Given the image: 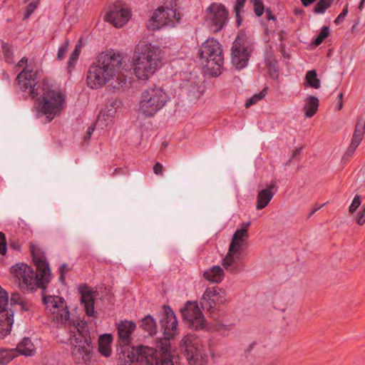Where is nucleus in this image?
<instances>
[{"mask_svg":"<svg viewBox=\"0 0 365 365\" xmlns=\"http://www.w3.org/2000/svg\"><path fill=\"white\" fill-rule=\"evenodd\" d=\"M347 14H348V9H347V7H344L342 11L340 13V14L335 19V23L336 24L341 23L344 20Z\"/></svg>","mask_w":365,"mask_h":365,"instance_id":"nucleus-46","label":"nucleus"},{"mask_svg":"<svg viewBox=\"0 0 365 365\" xmlns=\"http://www.w3.org/2000/svg\"><path fill=\"white\" fill-rule=\"evenodd\" d=\"M329 28L328 26H323L317 37L314 41V45H320L323 41L329 36Z\"/></svg>","mask_w":365,"mask_h":365,"instance_id":"nucleus-35","label":"nucleus"},{"mask_svg":"<svg viewBox=\"0 0 365 365\" xmlns=\"http://www.w3.org/2000/svg\"><path fill=\"white\" fill-rule=\"evenodd\" d=\"M151 19L158 29L163 26L173 28L180 23V14L175 9L160 6L153 12Z\"/></svg>","mask_w":365,"mask_h":365,"instance_id":"nucleus-17","label":"nucleus"},{"mask_svg":"<svg viewBox=\"0 0 365 365\" xmlns=\"http://www.w3.org/2000/svg\"><path fill=\"white\" fill-rule=\"evenodd\" d=\"M267 19L269 20H275L276 19V18L273 15H272V14L270 12L267 13Z\"/></svg>","mask_w":365,"mask_h":365,"instance_id":"nucleus-54","label":"nucleus"},{"mask_svg":"<svg viewBox=\"0 0 365 365\" xmlns=\"http://www.w3.org/2000/svg\"><path fill=\"white\" fill-rule=\"evenodd\" d=\"M95 129H96V124H93L88 127V128L86 131V134L85 135V140H88L91 137Z\"/></svg>","mask_w":365,"mask_h":365,"instance_id":"nucleus-48","label":"nucleus"},{"mask_svg":"<svg viewBox=\"0 0 365 365\" xmlns=\"http://www.w3.org/2000/svg\"><path fill=\"white\" fill-rule=\"evenodd\" d=\"M246 0H236L234 11L235 14H237L238 11H243Z\"/></svg>","mask_w":365,"mask_h":365,"instance_id":"nucleus-44","label":"nucleus"},{"mask_svg":"<svg viewBox=\"0 0 365 365\" xmlns=\"http://www.w3.org/2000/svg\"><path fill=\"white\" fill-rule=\"evenodd\" d=\"M338 107H339V109L341 108V104L338 105Z\"/></svg>","mask_w":365,"mask_h":365,"instance_id":"nucleus-60","label":"nucleus"},{"mask_svg":"<svg viewBox=\"0 0 365 365\" xmlns=\"http://www.w3.org/2000/svg\"><path fill=\"white\" fill-rule=\"evenodd\" d=\"M227 301L226 293L217 287H207L200 299V305L214 317L220 310V306Z\"/></svg>","mask_w":365,"mask_h":365,"instance_id":"nucleus-14","label":"nucleus"},{"mask_svg":"<svg viewBox=\"0 0 365 365\" xmlns=\"http://www.w3.org/2000/svg\"><path fill=\"white\" fill-rule=\"evenodd\" d=\"M355 221L359 225L365 223V205H363L355 217Z\"/></svg>","mask_w":365,"mask_h":365,"instance_id":"nucleus-41","label":"nucleus"},{"mask_svg":"<svg viewBox=\"0 0 365 365\" xmlns=\"http://www.w3.org/2000/svg\"><path fill=\"white\" fill-rule=\"evenodd\" d=\"M6 250L7 247L5 236L2 232H0V255H5Z\"/></svg>","mask_w":365,"mask_h":365,"instance_id":"nucleus-42","label":"nucleus"},{"mask_svg":"<svg viewBox=\"0 0 365 365\" xmlns=\"http://www.w3.org/2000/svg\"><path fill=\"white\" fill-rule=\"evenodd\" d=\"M68 49V41H66L63 43H61L58 50L57 58L58 60H62L65 57Z\"/></svg>","mask_w":365,"mask_h":365,"instance_id":"nucleus-38","label":"nucleus"},{"mask_svg":"<svg viewBox=\"0 0 365 365\" xmlns=\"http://www.w3.org/2000/svg\"><path fill=\"white\" fill-rule=\"evenodd\" d=\"M140 327L147 331L149 335L155 334L157 332L156 322L150 315H147L140 322Z\"/></svg>","mask_w":365,"mask_h":365,"instance_id":"nucleus-28","label":"nucleus"},{"mask_svg":"<svg viewBox=\"0 0 365 365\" xmlns=\"http://www.w3.org/2000/svg\"><path fill=\"white\" fill-rule=\"evenodd\" d=\"M16 356L18 353L16 349L0 348V365H7Z\"/></svg>","mask_w":365,"mask_h":365,"instance_id":"nucleus-29","label":"nucleus"},{"mask_svg":"<svg viewBox=\"0 0 365 365\" xmlns=\"http://www.w3.org/2000/svg\"><path fill=\"white\" fill-rule=\"evenodd\" d=\"M136 325L133 322L131 321H121L117 324V331L119 337V343L120 344L121 350L119 354V360L121 361L119 365H130L134 361H130L126 360L123 356V351L128 347H130L129 344L131 341V335L135 331Z\"/></svg>","mask_w":365,"mask_h":365,"instance_id":"nucleus-18","label":"nucleus"},{"mask_svg":"<svg viewBox=\"0 0 365 365\" xmlns=\"http://www.w3.org/2000/svg\"><path fill=\"white\" fill-rule=\"evenodd\" d=\"M158 347L159 351L143 345L128 347L123 351V356L126 360L135 361L140 365H174L170 342H160Z\"/></svg>","mask_w":365,"mask_h":365,"instance_id":"nucleus-5","label":"nucleus"},{"mask_svg":"<svg viewBox=\"0 0 365 365\" xmlns=\"http://www.w3.org/2000/svg\"><path fill=\"white\" fill-rule=\"evenodd\" d=\"M361 196L359 195H355V197H354V199L349 207V212L354 213V212H356V210L358 209V207L361 205Z\"/></svg>","mask_w":365,"mask_h":365,"instance_id":"nucleus-39","label":"nucleus"},{"mask_svg":"<svg viewBox=\"0 0 365 365\" xmlns=\"http://www.w3.org/2000/svg\"><path fill=\"white\" fill-rule=\"evenodd\" d=\"M19 305L22 310L28 311L29 309V305L25 302L20 300L19 294H13L11 298V307L13 305Z\"/></svg>","mask_w":365,"mask_h":365,"instance_id":"nucleus-34","label":"nucleus"},{"mask_svg":"<svg viewBox=\"0 0 365 365\" xmlns=\"http://www.w3.org/2000/svg\"><path fill=\"white\" fill-rule=\"evenodd\" d=\"M364 136V131L361 128V124L357 123L352 137L351 143L354 146H359Z\"/></svg>","mask_w":365,"mask_h":365,"instance_id":"nucleus-32","label":"nucleus"},{"mask_svg":"<svg viewBox=\"0 0 365 365\" xmlns=\"http://www.w3.org/2000/svg\"><path fill=\"white\" fill-rule=\"evenodd\" d=\"M27 63V58L26 57L22 58L18 63L19 67H22L25 63Z\"/></svg>","mask_w":365,"mask_h":365,"instance_id":"nucleus-53","label":"nucleus"},{"mask_svg":"<svg viewBox=\"0 0 365 365\" xmlns=\"http://www.w3.org/2000/svg\"><path fill=\"white\" fill-rule=\"evenodd\" d=\"M227 325H224V324H222V325H221V327L218 328V329L220 330V329H222V328H225V329H227Z\"/></svg>","mask_w":365,"mask_h":365,"instance_id":"nucleus-57","label":"nucleus"},{"mask_svg":"<svg viewBox=\"0 0 365 365\" xmlns=\"http://www.w3.org/2000/svg\"><path fill=\"white\" fill-rule=\"evenodd\" d=\"M322 207V206H319L316 208H314L309 214V216H312V215H314L317 210H319L320 208Z\"/></svg>","mask_w":365,"mask_h":365,"instance_id":"nucleus-55","label":"nucleus"},{"mask_svg":"<svg viewBox=\"0 0 365 365\" xmlns=\"http://www.w3.org/2000/svg\"><path fill=\"white\" fill-rule=\"evenodd\" d=\"M316 0H301L302 4L304 6H308L310 4H313Z\"/></svg>","mask_w":365,"mask_h":365,"instance_id":"nucleus-52","label":"nucleus"},{"mask_svg":"<svg viewBox=\"0 0 365 365\" xmlns=\"http://www.w3.org/2000/svg\"><path fill=\"white\" fill-rule=\"evenodd\" d=\"M361 128L362 129V130L364 132L365 131V121H364V123L363 125H361Z\"/></svg>","mask_w":365,"mask_h":365,"instance_id":"nucleus-58","label":"nucleus"},{"mask_svg":"<svg viewBox=\"0 0 365 365\" xmlns=\"http://www.w3.org/2000/svg\"><path fill=\"white\" fill-rule=\"evenodd\" d=\"M250 226V222L240 224L232 237L229 250L222 261L223 267L228 272L237 273L244 267L242 252L245 241L249 237Z\"/></svg>","mask_w":365,"mask_h":365,"instance_id":"nucleus-6","label":"nucleus"},{"mask_svg":"<svg viewBox=\"0 0 365 365\" xmlns=\"http://www.w3.org/2000/svg\"><path fill=\"white\" fill-rule=\"evenodd\" d=\"M242 11H238L237 14H235L236 16V22H237V26H240L242 24V17L240 16V14L242 13Z\"/></svg>","mask_w":365,"mask_h":365,"instance_id":"nucleus-51","label":"nucleus"},{"mask_svg":"<svg viewBox=\"0 0 365 365\" xmlns=\"http://www.w3.org/2000/svg\"><path fill=\"white\" fill-rule=\"evenodd\" d=\"M2 51L5 61L8 63H14V53L11 46L8 43H4L2 46Z\"/></svg>","mask_w":365,"mask_h":365,"instance_id":"nucleus-33","label":"nucleus"},{"mask_svg":"<svg viewBox=\"0 0 365 365\" xmlns=\"http://www.w3.org/2000/svg\"><path fill=\"white\" fill-rule=\"evenodd\" d=\"M305 86L312 88H320V80L317 77L316 70L308 71L305 76Z\"/></svg>","mask_w":365,"mask_h":365,"instance_id":"nucleus-30","label":"nucleus"},{"mask_svg":"<svg viewBox=\"0 0 365 365\" xmlns=\"http://www.w3.org/2000/svg\"><path fill=\"white\" fill-rule=\"evenodd\" d=\"M32 257L36 267V272L24 263L16 264L11 267V272L19 279L21 289L34 291L37 287L44 288L49 282L51 271L49 265L43 256H38L32 252Z\"/></svg>","mask_w":365,"mask_h":365,"instance_id":"nucleus-4","label":"nucleus"},{"mask_svg":"<svg viewBox=\"0 0 365 365\" xmlns=\"http://www.w3.org/2000/svg\"><path fill=\"white\" fill-rule=\"evenodd\" d=\"M69 270V268L68 267V265L66 264H63L59 268V281L62 283L65 281V276L67 272Z\"/></svg>","mask_w":365,"mask_h":365,"instance_id":"nucleus-43","label":"nucleus"},{"mask_svg":"<svg viewBox=\"0 0 365 365\" xmlns=\"http://www.w3.org/2000/svg\"><path fill=\"white\" fill-rule=\"evenodd\" d=\"M202 19L210 33L217 34L228 24L229 11L223 4L212 2L205 9Z\"/></svg>","mask_w":365,"mask_h":365,"instance_id":"nucleus-11","label":"nucleus"},{"mask_svg":"<svg viewBox=\"0 0 365 365\" xmlns=\"http://www.w3.org/2000/svg\"><path fill=\"white\" fill-rule=\"evenodd\" d=\"M77 61H78V60L73 58L71 57H69L68 64H67L68 70L69 72L71 71L72 68H74Z\"/></svg>","mask_w":365,"mask_h":365,"instance_id":"nucleus-49","label":"nucleus"},{"mask_svg":"<svg viewBox=\"0 0 365 365\" xmlns=\"http://www.w3.org/2000/svg\"><path fill=\"white\" fill-rule=\"evenodd\" d=\"M123 56L115 49L101 52L90 66L86 82L89 88L99 89L113 80L122 65Z\"/></svg>","mask_w":365,"mask_h":365,"instance_id":"nucleus-2","label":"nucleus"},{"mask_svg":"<svg viewBox=\"0 0 365 365\" xmlns=\"http://www.w3.org/2000/svg\"><path fill=\"white\" fill-rule=\"evenodd\" d=\"M163 314L160 319L161 330L164 338L160 342H165L173 338L178 334V319L169 306H163Z\"/></svg>","mask_w":365,"mask_h":365,"instance_id":"nucleus-19","label":"nucleus"},{"mask_svg":"<svg viewBox=\"0 0 365 365\" xmlns=\"http://www.w3.org/2000/svg\"><path fill=\"white\" fill-rule=\"evenodd\" d=\"M183 319L190 329L202 330L206 327V319L196 301H187L180 309Z\"/></svg>","mask_w":365,"mask_h":365,"instance_id":"nucleus-15","label":"nucleus"},{"mask_svg":"<svg viewBox=\"0 0 365 365\" xmlns=\"http://www.w3.org/2000/svg\"><path fill=\"white\" fill-rule=\"evenodd\" d=\"M43 302L46 309L49 313L50 318L57 324L68 325L70 322V313L67 304L63 297L56 295H48L43 297Z\"/></svg>","mask_w":365,"mask_h":365,"instance_id":"nucleus-13","label":"nucleus"},{"mask_svg":"<svg viewBox=\"0 0 365 365\" xmlns=\"http://www.w3.org/2000/svg\"><path fill=\"white\" fill-rule=\"evenodd\" d=\"M81 45L79 43L76 44V47H75L74 50L73 51V52L71 53L70 57L78 60V57L81 54Z\"/></svg>","mask_w":365,"mask_h":365,"instance_id":"nucleus-45","label":"nucleus"},{"mask_svg":"<svg viewBox=\"0 0 365 365\" xmlns=\"http://www.w3.org/2000/svg\"><path fill=\"white\" fill-rule=\"evenodd\" d=\"M203 277L209 282L212 283H220L222 281L225 277L223 269L219 265H214L207 269L204 273Z\"/></svg>","mask_w":365,"mask_h":365,"instance_id":"nucleus-24","label":"nucleus"},{"mask_svg":"<svg viewBox=\"0 0 365 365\" xmlns=\"http://www.w3.org/2000/svg\"><path fill=\"white\" fill-rule=\"evenodd\" d=\"M170 97L161 87L153 86L142 92L139 101V113L153 117L169 101Z\"/></svg>","mask_w":365,"mask_h":365,"instance_id":"nucleus-9","label":"nucleus"},{"mask_svg":"<svg viewBox=\"0 0 365 365\" xmlns=\"http://www.w3.org/2000/svg\"><path fill=\"white\" fill-rule=\"evenodd\" d=\"M253 4L254 11L256 16H261L264 13V4L262 0H250Z\"/></svg>","mask_w":365,"mask_h":365,"instance_id":"nucleus-37","label":"nucleus"},{"mask_svg":"<svg viewBox=\"0 0 365 365\" xmlns=\"http://www.w3.org/2000/svg\"><path fill=\"white\" fill-rule=\"evenodd\" d=\"M153 172L156 175L163 174V165L161 163L157 162L153 167Z\"/></svg>","mask_w":365,"mask_h":365,"instance_id":"nucleus-47","label":"nucleus"},{"mask_svg":"<svg viewBox=\"0 0 365 365\" xmlns=\"http://www.w3.org/2000/svg\"><path fill=\"white\" fill-rule=\"evenodd\" d=\"M38 4V1L30 2L26 8L24 19H28L34 12Z\"/></svg>","mask_w":365,"mask_h":365,"instance_id":"nucleus-40","label":"nucleus"},{"mask_svg":"<svg viewBox=\"0 0 365 365\" xmlns=\"http://www.w3.org/2000/svg\"><path fill=\"white\" fill-rule=\"evenodd\" d=\"M81 302L83 306L86 314L88 317H93L95 314L94 299L93 292L85 286L80 288Z\"/></svg>","mask_w":365,"mask_h":365,"instance_id":"nucleus-23","label":"nucleus"},{"mask_svg":"<svg viewBox=\"0 0 365 365\" xmlns=\"http://www.w3.org/2000/svg\"><path fill=\"white\" fill-rule=\"evenodd\" d=\"M277 191V182L272 180L264 189L258 192L257 195L256 209L262 210L267 207Z\"/></svg>","mask_w":365,"mask_h":365,"instance_id":"nucleus-22","label":"nucleus"},{"mask_svg":"<svg viewBox=\"0 0 365 365\" xmlns=\"http://www.w3.org/2000/svg\"><path fill=\"white\" fill-rule=\"evenodd\" d=\"M200 62L205 72L212 76H220L223 70L224 58L222 46L214 38H208L199 49Z\"/></svg>","mask_w":365,"mask_h":365,"instance_id":"nucleus-7","label":"nucleus"},{"mask_svg":"<svg viewBox=\"0 0 365 365\" xmlns=\"http://www.w3.org/2000/svg\"><path fill=\"white\" fill-rule=\"evenodd\" d=\"M36 75L26 68L18 75L16 83L21 91L28 93L36 99L38 115H44L51 122L63 108L65 98L47 80L36 83Z\"/></svg>","mask_w":365,"mask_h":365,"instance_id":"nucleus-1","label":"nucleus"},{"mask_svg":"<svg viewBox=\"0 0 365 365\" xmlns=\"http://www.w3.org/2000/svg\"><path fill=\"white\" fill-rule=\"evenodd\" d=\"M334 1V0H319L314 9V13L318 14H324Z\"/></svg>","mask_w":365,"mask_h":365,"instance_id":"nucleus-31","label":"nucleus"},{"mask_svg":"<svg viewBox=\"0 0 365 365\" xmlns=\"http://www.w3.org/2000/svg\"><path fill=\"white\" fill-rule=\"evenodd\" d=\"M356 148H357V146H354L353 147V144L351 143V145L348 148L345 155H347V156H351L354 153V151H355Z\"/></svg>","mask_w":365,"mask_h":365,"instance_id":"nucleus-50","label":"nucleus"},{"mask_svg":"<svg viewBox=\"0 0 365 365\" xmlns=\"http://www.w3.org/2000/svg\"><path fill=\"white\" fill-rule=\"evenodd\" d=\"M342 96H343V94L341 93H339V96H338L339 99H341Z\"/></svg>","mask_w":365,"mask_h":365,"instance_id":"nucleus-59","label":"nucleus"},{"mask_svg":"<svg viewBox=\"0 0 365 365\" xmlns=\"http://www.w3.org/2000/svg\"><path fill=\"white\" fill-rule=\"evenodd\" d=\"M113 341V336L110 334H103L98 339V351L105 356L109 357L111 355V344Z\"/></svg>","mask_w":365,"mask_h":365,"instance_id":"nucleus-26","label":"nucleus"},{"mask_svg":"<svg viewBox=\"0 0 365 365\" xmlns=\"http://www.w3.org/2000/svg\"><path fill=\"white\" fill-rule=\"evenodd\" d=\"M181 352L190 365H206L208 361V348L195 334L185 335L180 343Z\"/></svg>","mask_w":365,"mask_h":365,"instance_id":"nucleus-10","label":"nucleus"},{"mask_svg":"<svg viewBox=\"0 0 365 365\" xmlns=\"http://www.w3.org/2000/svg\"><path fill=\"white\" fill-rule=\"evenodd\" d=\"M254 51L253 44L244 34H239L231 48V63L237 70H242L248 65Z\"/></svg>","mask_w":365,"mask_h":365,"instance_id":"nucleus-12","label":"nucleus"},{"mask_svg":"<svg viewBox=\"0 0 365 365\" xmlns=\"http://www.w3.org/2000/svg\"><path fill=\"white\" fill-rule=\"evenodd\" d=\"M19 355L32 356L36 354V348L29 337H24L15 348Z\"/></svg>","mask_w":365,"mask_h":365,"instance_id":"nucleus-25","label":"nucleus"},{"mask_svg":"<svg viewBox=\"0 0 365 365\" xmlns=\"http://www.w3.org/2000/svg\"><path fill=\"white\" fill-rule=\"evenodd\" d=\"M161 48L152 43L138 44L132 57L133 74L140 81H148L163 65Z\"/></svg>","mask_w":365,"mask_h":365,"instance_id":"nucleus-3","label":"nucleus"},{"mask_svg":"<svg viewBox=\"0 0 365 365\" xmlns=\"http://www.w3.org/2000/svg\"><path fill=\"white\" fill-rule=\"evenodd\" d=\"M319 100L317 97L309 96L306 98L304 110L305 111L306 118H312L318 110Z\"/></svg>","mask_w":365,"mask_h":365,"instance_id":"nucleus-27","label":"nucleus"},{"mask_svg":"<svg viewBox=\"0 0 365 365\" xmlns=\"http://www.w3.org/2000/svg\"><path fill=\"white\" fill-rule=\"evenodd\" d=\"M119 106L120 102L117 100H113L109 102L104 109L101 110L99 113L96 124L102 128L110 125L112 123L113 119L115 118L117 109Z\"/></svg>","mask_w":365,"mask_h":365,"instance_id":"nucleus-21","label":"nucleus"},{"mask_svg":"<svg viewBox=\"0 0 365 365\" xmlns=\"http://www.w3.org/2000/svg\"><path fill=\"white\" fill-rule=\"evenodd\" d=\"M130 11L121 6L115 5L113 8L105 16V20L116 28L123 27L130 19Z\"/></svg>","mask_w":365,"mask_h":365,"instance_id":"nucleus-20","label":"nucleus"},{"mask_svg":"<svg viewBox=\"0 0 365 365\" xmlns=\"http://www.w3.org/2000/svg\"><path fill=\"white\" fill-rule=\"evenodd\" d=\"M266 93H267L266 89H264L260 93L254 95L252 98H250V99H248L246 101L245 106L247 108H248V107L254 105L255 103H256L259 101L262 100L265 96Z\"/></svg>","mask_w":365,"mask_h":365,"instance_id":"nucleus-36","label":"nucleus"},{"mask_svg":"<svg viewBox=\"0 0 365 365\" xmlns=\"http://www.w3.org/2000/svg\"><path fill=\"white\" fill-rule=\"evenodd\" d=\"M14 312L9 308V294L0 286V337L9 334L14 324Z\"/></svg>","mask_w":365,"mask_h":365,"instance_id":"nucleus-16","label":"nucleus"},{"mask_svg":"<svg viewBox=\"0 0 365 365\" xmlns=\"http://www.w3.org/2000/svg\"><path fill=\"white\" fill-rule=\"evenodd\" d=\"M338 107H339V109L341 108V104L338 105Z\"/></svg>","mask_w":365,"mask_h":365,"instance_id":"nucleus-61","label":"nucleus"},{"mask_svg":"<svg viewBox=\"0 0 365 365\" xmlns=\"http://www.w3.org/2000/svg\"><path fill=\"white\" fill-rule=\"evenodd\" d=\"M69 343L73 356L78 360L87 363L91 359L92 344L87 322L81 321L73 324L70 329Z\"/></svg>","mask_w":365,"mask_h":365,"instance_id":"nucleus-8","label":"nucleus"},{"mask_svg":"<svg viewBox=\"0 0 365 365\" xmlns=\"http://www.w3.org/2000/svg\"><path fill=\"white\" fill-rule=\"evenodd\" d=\"M365 0H361V3H360V5H359V9H362V6H363V4H364V1Z\"/></svg>","mask_w":365,"mask_h":365,"instance_id":"nucleus-56","label":"nucleus"}]
</instances>
